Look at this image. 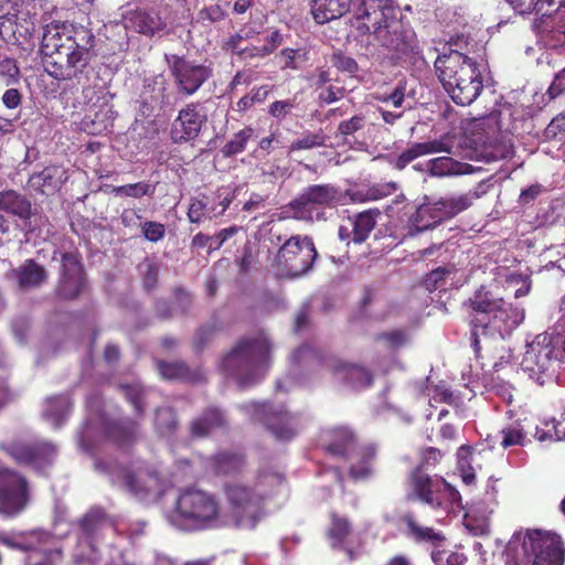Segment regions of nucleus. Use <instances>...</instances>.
Segmentation results:
<instances>
[{
    "mask_svg": "<svg viewBox=\"0 0 565 565\" xmlns=\"http://www.w3.org/2000/svg\"><path fill=\"white\" fill-rule=\"evenodd\" d=\"M227 15V11L222 4L212 3L204 6L198 11L196 21L198 23L207 26L224 21Z\"/></svg>",
    "mask_w": 565,
    "mask_h": 565,
    "instance_id": "obj_47",
    "label": "nucleus"
},
{
    "mask_svg": "<svg viewBox=\"0 0 565 565\" xmlns=\"http://www.w3.org/2000/svg\"><path fill=\"white\" fill-rule=\"evenodd\" d=\"M271 343L259 332L253 337L242 338L236 345L223 356L220 367L228 376L244 384V375L267 365L270 361Z\"/></svg>",
    "mask_w": 565,
    "mask_h": 565,
    "instance_id": "obj_6",
    "label": "nucleus"
},
{
    "mask_svg": "<svg viewBox=\"0 0 565 565\" xmlns=\"http://www.w3.org/2000/svg\"><path fill=\"white\" fill-rule=\"evenodd\" d=\"M401 522L405 525V533L408 539L417 544L428 543L434 546V550L441 546L446 541L445 535L436 531L431 526L420 525L414 512H406L401 516Z\"/></svg>",
    "mask_w": 565,
    "mask_h": 565,
    "instance_id": "obj_25",
    "label": "nucleus"
},
{
    "mask_svg": "<svg viewBox=\"0 0 565 565\" xmlns=\"http://www.w3.org/2000/svg\"><path fill=\"white\" fill-rule=\"evenodd\" d=\"M431 559L436 565H465L468 558L463 553L438 550L437 547L431 552Z\"/></svg>",
    "mask_w": 565,
    "mask_h": 565,
    "instance_id": "obj_55",
    "label": "nucleus"
},
{
    "mask_svg": "<svg viewBox=\"0 0 565 565\" xmlns=\"http://www.w3.org/2000/svg\"><path fill=\"white\" fill-rule=\"evenodd\" d=\"M125 23L127 29H132L136 32L152 36L157 32L166 29L167 23L164 19L154 10L136 9L125 15Z\"/></svg>",
    "mask_w": 565,
    "mask_h": 565,
    "instance_id": "obj_23",
    "label": "nucleus"
},
{
    "mask_svg": "<svg viewBox=\"0 0 565 565\" xmlns=\"http://www.w3.org/2000/svg\"><path fill=\"white\" fill-rule=\"evenodd\" d=\"M339 190L331 183L312 184L305 188L286 206L285 213H290L295 220L311 218L315 207H326L338 201Z\"/></svg>",
    "mask_w": 565,
    "mask_h": 565,
    "instance_id": "obj_15",
    "label": "nucleus"
},
{
    "mask_svg": "<svg viewBox=\"0 0 565 565\" xmlns=\"http://www.w3.org/2000/svg\"><path fill=\"white\" fill-rule=\"evenodd\" d=\"M440 209L437 203L419 205L408 218L406 228L409 236H415L425 231L431 230L444 222Z\"/></svg>",
    "mask_w": 565,
    "mask_h": 565,
    "instance_id": "obj_27",
    "label": "nucleus"
},
{
    "mask_svg": "<svg viewBox=\"0 0 565 565\" xmlns=\"http://www.w3.org/2000/svg\"><path fill=\"white\" fill-rule=\"evenodd\" d=\"M255 136V129L252 126H245L238 130L227 142L221 148V152L225 158L234 157L246 150L248 141Z\"/></svg>",
    "mask_w": 565,
    "mask_h": 565,
    "instance_id": "obj_42",
    "label": "nucleus"
},
{
    "mask_svg": "<svg viewBox=\"0 0 565 565\" xmlns=\"http://www.w3.org/2000/svg\"><path fill=\"white\" fill-rule=\"evenodd\" d=\"M351 532L352 527L348 518L341 516L335 512L330 514V526L328 527L327 536L332 547H341Z\"/></svg>",
    "mask_w": 565,
    "mask_h": 565,
    "instance_id": "obj_41",
    "label": "nucleus"
},
{
    "mask_svg": "<svg viewBox=\"0 0 565 565\" xmlns=\"http://www.w3.org/2000/svg\"><path fill=\"white\" fill-rule=\"evenodd\" d=\"M215 196L218 202L210 206V213H213V216H220L228 209L235 199V193L228 186H220L215 192Z\"/></svg>",
    "mask_w": 565,
    "mask_h": 565,
    "instance_id": "obj_56",
    "label": "nucleus"
},
{
    "mask_svg": "<svg viewBox=\"0 0 565 565\" xmlns=\"http://www.w3.org/2000/svg\"><path fill=\"white\" fill-rule=\"evenodd\" d=\"M95 43L88 28L60 20L46 23L41 41L45 72L71 88L87 87L89 63L97 55Z\"/></svg>",
    "mask_w": 565,
    "mask_h": 565,
    "instance_id": "obj_1",
    "label": "nucleus"
},
{
    "mask_svg": "<svg viewBox=\"0 0 565 565\" xmlns=\"http://www.w3.org/2000/svg\"><path fill=\"white\" fill-rule=\"evenodd\" d=\"M98 541L77 535L73 552V561L76 565H97L102 559Z\"/></svg>",
    "mask_w": 565,
    "mask_h": 565,
    "instance_id": "obj_37",
    "label": "nucleus"
},
{
    "mask_svg": "<svg viewBox=\"0 0 565 565\" xmlns=\"http://www.w3.org/2000/svg\"><path fill=\"white\" fill-rule=\"evenodd\" d=\"M454 273V267H437L425 276L423 285L429 292H434L436 290H445L447 285V277Z\"/></svg>",
    "mask_w": 565,
    "mask_h": 565,
    "instance_id": "obj_48",
    "label": "nucleus"
},
{
    "mask_svg": "<svg viewBox=\"0 0 565 565\" xmlns=\"http://www.w3.org/2000/svg\"><path fill=\"white\" fill-rule=\"evenodd\" d=\"M122 486L132 494H148L162 487V478L156 467L147 462L122 466L117 475Z\"/></svg>",
    "mask_w": 565,
    "mask_h": 565,
    "instance_id": "obj_16",
    "label": "nucleus"
},
{
    "mask_svg": "<svg viewBox=\"0 0 565 565\" xmlns=\"http://www.w3.org/2000/svg\"><path fill=\"white\" fill-rule=\"evenodd\" d=\"M319 254L309 235L286 238L271 258V266L286 278H299L310 273Z\"/></svg>",
    "mask_w": 565,
    "mask_h": 565,
    "instance_id": "obj_7",
    "label": "nucleus"
},
{
    "mask_svg": "<svg viewBox=\"0 0 565 565\" xmlns=\"http://www.w3.org/2000/svg\"><path fill=\"white\" fill-rule=\"evenodd\" d=\"M86 288V277L78 253H64L61 257V275L56 295L63 300L77 299Z\"/></svg>",
    "mask_w": 565,
    "mask_h": 565,
    "instance_id": "obj_17",
    "label": "nucleus"
},
{
    "mask_svg": "<svg viewBox=\"0 0 565 565\" xmlns=\"http://www.w3.org/2000/svg\"><path fill=\"white\" fill-rule=\"evenodd\" d=\"M0 210L26 222L32 216V203L23 194L7 190L0 192Z\"/></svg>",
    "mask_w": 565,
    "mask_h": 565,
    "instance_id": "obj_32",
    "label": "nucleus"
},
{
    "mask_svg": "<svg viewBox=\"0 0 565 565\" xmlns=\"http://www.w3.org/2000/svg\"><path fill=\"white\" fill-rule=\"evenodd\" d=\"M83 129L89 135H102L108 130L111 125L110 117L107 116V113L96 111L94 117L86 115L82 121Z\"/></svg>",
    "mask_w": 565,
    "mask_h": 565,
    "instance_id": "obj_49",
    "label": "nucleus"
},
{
    "mask_svg": "<svg viewBox=\"0 0 565 565\" xmlns=\"http://www.w3.org/2000/svg\"><path fill=\"white\" fill-rule=\"evenodd\" d=\"M478 198L479 194L477 192L470 191L459 195L441 198L436 201V203L440 209V213L444 220L446 221L468 210L473 204V201Z\"/></svg>",
    "mask_w": 565,
    "mask_h": 565,
    "instance_id": "obj_35",
    "label": "nucleus"
},
{
    "mask_svg": "<svg viewBox=\"0 0 565 565\" xmlns=\"http://www.w3.org/2000/svg\"><path fill=\"white\" fill-rule=\"evenodd\" d=\"M501 299L502 297L481 286L463 302L470 318V342L477 360H482L480 337L488 333L490 318L499 308Z\"/></svg>",
    "mask_w": 565,
    "mask_h": 565,
    "instance_id": "obj_12",
    "label": "nucleus"
},
{
    "mask_svg": "<svg viewBox=\"0 0 565 565\" xmlns=\"http://www.w3.org/2000/svg\"><path fill=\"white\" fill-rule=\"evenodd\" d=\"M492 317L490 318V328L500 334L511 333L524 320V310L507 302L503 298Z\"/></svg>",
    "mask_w": 565,
    "mask_h": 565,
    "instance_id": "obj_28",
    "label": "nucleus"
},
{
    "mask_svg": "<svg viewBox=\"0 0 565 565\" xmlns=\"http://www.w3.org/2000/svg\"><path fill=\"white\" fill-rule=\"evenodd\" d=\"M545 141H565V110L555 116L543 131Z\"/></svg>",
    "mask_w": 565,
    "mask_h": 565,
    "instance_id": "obj_54",
    "label": "nucleus"
},
{
    "mask_svg": "<svg viewBox=\"0 0 565 565\" xmlns=\"http://www.w3.org/2000/svg\"><path fill=\"white\" fill-rule=\"evenodd\" d=\"M76 525L79 536L99 541L102 531L111 526L113 521L104 508L94 505L76 521Z\"/></svg>",
    "mask_w": 565,
    "mask_h": 565,
    "instance_id": "obj_24",
    "label": "nucleus"
},
{
    "mask_svg": "<svg viewBox=\"0 0 565 565\" xmlns=\"http://www.w3.org/2000/svg\"><path fill=\"white\" fill-rule=\"evenodd\" d=\"M8 277L15 284L17 288L22 291L40 288L49 279L47 270L36 260L25 259L20 266L11 269Z\"/></svg>",
    "mask_w": 565,
    "mask_h": 565,
    "instance_id": "obj_20",
    "label": "nucleus"
},
{
    "mask_svg": "<svg viewBox=\"0 0 565 565\" xmlns=\"http://www.w3.org/2000/svg\"><path fill=\"white\" fill-rule=\"evenodd\" d=\"M253 418L262 424L276 440L288 443L296 438L301 429V420L298 414L289 412L285 405L271 403H255Z\"/></svg>",
    "mask_w": 565,
    "mask_h": 565,
    "instance_id": "obj_13",
    "label": "nucleus"
},
{
    "mask_svg": "<svg viewBox=\"0 0 565 565\" xmlns=\"http://www.w3.org/2000/svg\"><path fill=\"white\" fill-rule=\"evenodd\" d=\"M352 0H311L310 12L316 23L324 24L350 11Z\"/></svg>",
    "mask_w": 565,
    "mask_h": 565,
    "instance_id": "obj_30",
    "label": "nucleus"
},
{
    "mask_svg": "<svg viewBox=\"0 0 565 565\" xmlns=\"http://www.w3.org/2000/svg\"><path fill=\"white\" fill-rule=\"evenodd\" d=\"M174 296V311L181 316H188L193 303V298L183 287L175 286L172 289Z\"/></svg>",
    "mask_w": 565,
    "mask_h": 565,
    "instance_id": "obj_58",
    "label": "nucleus"
},
{
    "mask_svg": "<svg viewBox=\"0 0 565 565\" xmlns=\"http://www.w3.org/2000/svg\"><path fill=\"white\" fill-rule=\"evenodd\" d=\"M359 462L352 465L349 469V476L354 480L366 479L371 476V462L376 456V448L367 446L361 449Z\"/></svg>",
    "mask_w": 565,
    "mask_h": 565,
    "instance_id": "obj_43",
    "label": "nucleus"
},
{
    "mask_svg": "<svg viewBox=\"0 0 565 565\" xmlns=\"http://www.w3.org/2000/svg\"><path fill=\"white\" fill-rule=\"evenodd\" d=\"M245 456L237 451H218L211 457L212 471L217 476L238 473L245 466Z\"/></svg>",
    "mask_w": 565,
    "mask_h": 565,
    "instance_id": "obj_34",
    "label": "nucleus"
},
{
    "mask_svg": "<svg viewBox=\"0 0 565 565\" xmlns=\"http://www.w3.org/2000/svg\"><path fill=\"white\" fill-rule=\"evenodd\" d=\"M331 62L333 66L340 72L348 73L350 75H355L359 72L358 62L351 57L345 55L342 52H335L331 56Z\"/></svg>",
    "mask_w": 565,
    "mask_h": 565,
    "instance_id": "obj_59",
    "label": "nucleus"
},
{
    "mask_svg": "<svg viewBox=\"0 0 565 565\" xmlns=\"http://www.w3.org/2000/svg\"><path fill=\"white\" fill-rule=\"evenodd\" d=\"M436 74L443 87L459 106L471 105L483 89V79L476 60L463 52L451 50L435 61Z\"/></svg>",
    "mask_w": 565,
    "mask_h": 565,
    "instance_id": "obj_3",
    "label": "nucleus"
},
{
    "mask_svg": "<svg viewBox=\"0 0 565 565\" xmlns=\"http://www.w3.org/2000/svg\"><path fill=\"white\" fill-rule=\"evenodd\" d=\"M504 364L512 370V366L509 365V361L501 360L500 362H495L493 364V373L490 375L489 385L491 386V390H493L503 399L511 401L513 390L512 384L509 381H504L499 376H495V373L499 371V369L503 367Z\"/></svg>",
    "mask_w": 565,
    "mask_h": 565,
    "instance_id": "obj_51",
    "label": "nucleus"
},
{
    "mask_svg": "<svg viewBox=\"0 0 565 565\" xmlns=\"http://www.w3.org/2000/svg\"><path fill=\"white\" fill-rule=\"evenodd\" d=\"M139 422L129 417L109 419L104 425L105 436L119 448H130L139 437Z\"/></svg>",
    "mask_w": 565,
    "mask_h": 565,
    "instance_id": "obj_22",
    "label": "nucleus"
},
{
    "mask_svg": "<svg viewBox=\"0 0 565 565\" xmlns=\"http://www.w3.org/2000/svg\"><path fill=\"white\" fill-rule=\"evenodd\" d=\"M154 425L161 435H172L179 427L175 411L172 407H159L156 411Z\"/></svg>",
    "mask_w": 565,
    "mask_h": 565,
    "instance_id": "obj_45",
    "label": "nucleus"
},
{
    "mask_svg": "<svg viewBox=\"0 0 565 565\" xmlns=\"http://www.w3.org/2000/svg\"><path fill=\"white\" fill-rule=\"evenodd\" d=\"M294 108L295 102L292 99L275 100L269 105L268 114L278 120H282L291 114Z\"/></svg>",
    "mask_w": 565,
    "mask_h": 565,
    "instance_id": "obj_64",
    "label": "nucleus"
},
{
    "mask_svg": "<svg viewBox=\"0 0 565 565\" xmlns=\"http://www.w3.org/2000/svg\"><path fill=\"white\" fill-rule=\"evenodd\" d=\"M156 365L160 375L166 380H179L189 383L203 381L201 372L199 370H191L183 361L167 362L157 360Z\"/></svg>",
    "mask_w": 565,
    "mask_h": 565,
    "instance_id": "obj_33",
    "label": "nucleus"
},
{
    "mask_svg": "<svg viewBox=\"0 0 565 565\" xmlns=\"http://www.w3.org/2000/svg\"><path fill=\"white\" fill-rule=\"evenodd\" d=\"M358 30L369 34L395 62L415 63L419 46L415 32L406 28L394 0H360L354 10Z\"/></svg>",
    "mask_w": 565,
    "mask_h": 565,
    "instance_id": "obj_2",
    "label": "nucleus"
},
{
    "mask_svg": "<svg viewBox=\"0 0 565 565\" xmlns=\"http://www.w3.org/2000/svg\"><path fill=\"white\" fill-rule=\"evenodd\" d=\"M263 45H250L238 52L242 60L265 58L273 54L284 42L279 30H273L265 39Z\"/></svg>",
    "mask_w": 565,
    "mask_h": 565,
    "instance_id": "obj_36",
    "label": "nucleus"
},
{
    "mask_svg": "<svg viewBox=\"0 0 565 565\" xmlns=\"http://www.w3.org/2000/svg\"><path fill=\"white\" fill-rule=\"evenodd\" d=\"M218 331L217 323H206L196 329L192 348L195 352H202L215 338Z\"/></svg>",
    "mask_w": 565,
    "mask_h": 565,
    "instance_id": "obj_52",
    "label": "nucleus"
},
{
    "mask_svg": "<svg viewBox=\"0 0 565 565\" xmlns=\"http://www.w3.org/2000/svg\"><path fill=\"white\" fill-rule=\"evenodd\" d=\"M34 455L33 465L43 467L54 461L57 455V448L51 443H34Z\"/></svg>",
    "mask_w": 565,
    "mask_h": 565,
    "instance_id": "obj_53",
    "label": "nucleus"
},
{
    "mask_svg": "<svg viewBox=\"0 0 565 565\" xmlns=\"http://www.w3.org/2000/svg\"><path fill=\"white\" fill-rule=\"evenodd\" d=\"M515 543H521L523 555L531 565H564L565 544L556 533L529 529L513 535L510 546Z\"/></svg>",
    "mask_w": 565,
    "mask_h": 565,
    "instance_id": "obj_9",
    "label": "nucleus"
},
{
    "mask_svg": "<svg viewBox=\"0 0 565 565\" xmlns=\"http://www.w3.org/2000/svg\"><path fill=\"white\" fill-rule=\"evenodd\" d=\"M444 151L449 152L450 148L441 140L414 142L391 163L394 169L402 171L419 157Z\"/></svg>",
    "mask_w": 565,
    "mask_h": 565,
    "instance_id": "obj_29",
    "label": "nucleus"
},
{
    "mask_svg": "<svg viewBox=\"0 0 565 565\" xmlns=\"http://www.w3.org/2000/svg\"><path fill=\"white\" fill-rule=\"evenodd\" d=\"M428 171L434 177H449L470 173L472 168L450 157H439L428 161Z\"/></svg>",
    "mask_w": 565,
    "mask_h": 565,
    "instance_id": "obj_38",
    "label": "nucleus"
},
{
    "mask_svg": "<svg viewBox=\"0 0 565 565\" xmlns=\"http://www.w3.org/2000/svg\"><path fill=\"white\" fill-rule=\"evenodd\" d=\"M407 500L419 501L433 509H443L446 505L458 504L461 495L441 476H431L416 468L408 476Z\"/></svg>",
    "mask_w": 565,
    "mask_h": 565,
    "instance_id": "obj_10",
    "label": "nucleus"
},
{
    "mask_svg": "<svg viewBox=\"0 0 565 565\" xmlns=\"http://www.w3.org/2000/svg\"><path fill=\"white\" fill-rule=\"evenodd\" d=\"M26 501V480L11 470H0V511L15 515L23 510Z\"/></svg>",
    "mask_w": 565,
    "mask_h": 565,
    "instance_id": "obj_19",
    "label": "nucleus"
},
{
    "mask_svg": "<svg viewBox=\"0 0 565 565\" xmlns=\"http://www.w3.org/2000/svg\"><path fill=\"white\" fill-rule=\"evenodd\" d=\"M380 215L377 209H371L358 213L352 221L353 242L361 244L367 239L376 224V216Z\"/></svg>",
    "mask_w": 565,
    "mask_h": 565,
    "instance_id": "obj_39",
    "label": "nucleus"
},
{
    "mask_svg": "<svg viewBox=\"0 0 565 565\" xmlns=\"http://www.w3.org/2000/svg\"><path fill=\"white\" fill-rule=\"evenodd\" d=\"M508 2L520 14L535 13L541 15L544 19L543 23L554 29L551 9H548L545 0H508Z\"/></svg>",
    "mask_w": 565,
    "mask_h": 565,
    "instance_id": "obj_40",
    "label": "nucleus"
},
{
    "mask_svg": "<svg viewBox=\"0 0 565 565\" xmlns=\"http://www.w3.org/2000/svg\"><path fill=\"white\" fill-rule=\"evenodd\" d=\"M119 388L126 401L134 407L136 417L141 418L146 411L145 388L138 384H121Z\"/></svg>",
    "mask_w": 565,
    "mask_h": 565,
    "instance_id": "obj_44",
    "label": "nucleus"
},
{
    "mask_svg": "<svg viewBox=\"0 0 565 565\" xmlns=\"http://www.w3.org/2000/svg\"><path fill=\"white\" fill-rule=\"evenodd\" d=\"M10 454L18 462L33 465L34 444L14 445L11 447Z\"/></svg>",
    "mask_w": 565,
    "mask_h": 565,
    "instance_id": "obj_63",
    "label": "nucleus"
},
{
    "mask_svg": "<svg viewBox=\"0 0 565 565\" xmlns=\"http://www.w3.org/2000/svg\"><path fill=\"white\" fill-rule=\"evenodd\" d=\"M207 196L202 194L201 198H192L190 201V205L188 209V218L191 223L199 224L202 222L206 212L210 213V207L207 206Z\"/></svg>",
    "mask_w": 565,
    "mask_h": 565,
    "instance_id": "obj_57",
    "label": "nucleus"
},
{
    "mask_svg": "<svg viewBox=\"0 0 565 565\" xmlns=\"http://www.w3.org/2000/svg\"><path fill=\"white\" fill-rule=\"evenodd\" d=\"M172 519L180 529L191 532L216 529L221 524V504L215 494L189 487L179 493Z\"/></svg>",
    "mask_w": 565,
    "mask_h": 565,
    "instance_id": "obj_4",
    "label": "nucleus"
},
{
    "mask_svg": "<svg viewBox=\"0 0 565 565\" xmlns=\"http://www.w3.org/2000/svg\"><path fill=\"white\" fill-rule=\"evenodd\" d=\"M327 136L322 129L316 132L306 131L300 138L294 140L289 146V151L311 150L315 148L324 147Z\"/></svg>",
    "mask_w": 565,
    "mask_h": 565,
    "instance_id": "obj_46",
    "label": "nucleus"
},
{
    "mask_svg": "<svg viewBox=\"0 0 565 565\" xmlns=\"http://www.w3.org/2000/svg\"><path fill=\"white\" fill-rule=\"evenodd\" d=\"M156 190L154 185H151L148 182H137L125 185L115 186L113 192L117 196H129L135 199H140L145 195H153Z\"/></svg>",
    "mask_w": 565,
    "mask_h": 565,
    "instance_id": "obj_50",
    "label": "nucleus"
},
{
    "mask_svg": "<svg viewBox=\"0 0 565 565\" xmlns=\"http://www.w3.org/2000/svg\"><path fill=\"white\" fill-rule=\"evenodd\" d=\"M291 359L299 365L318 366L334 374L341 373L344 375L345 381L354 387H370L374 382L372 373L366 367L345 362L310 344H303L297 348Z\"/></svg>",
    "mask_w": 565,
    "mask_h": 565,
    "instance_id": "obj_8",
    "label": "nucleus"
},
{
    "mask_svg": "<svg viewBox=\"0 0 565 565\" xmlns=\"http://www.w3.org/2000/svg\"><path fill=\"white\" fill-rule=\"evenodd\" d=\"M565 360L562 352L556 353L552 339L546 334H539L527 345L523 355L522 367L539 385L552 382L555 377V364Z\"/></svg>",
    "mask_w": 565,
    "mask_h": 565,
    "instance_id": "obj_11",
    "label": "nucleus"
},
{
    "mask_svg": "<svg viewBox=\"0 0 565 565\" xmlns=\"http://www.w3.org/2000/svg\"><path fill=\"white\" fill-rule=\"evenodd\" d=\"M228 419L226 413L217 406H207L190 424L192 438L201 439L210 436L214 430H226Z\"/></svg>",
    "mask_w": 565,
    "mask_h": 565,
    "instance_id": "obj_21",
    "label": "nucleus"
},
{
    "mask_svg": "<svg viewBox=\"0 0 565 565\" xmlns=\"http://www.w3.org/2000/svg\"><path fill=\"white\" fill-rule=\"evenodd\" d=\"M66 171L60 166L45 167L30 179L31 185L43 194H52L60 190L66 181Z\"/></svg>",
    "mask_w": 565,
    "mask_h": 565,
    "instance_id": "obj_31",
    "label": "nucleus"
},
{
    "mask_svg": "<svg viewBox=\"0 0 565 565\" xmlns=\"http://www.w3.org/2000/svg\"><path fill=\"white\" fill-rule=\"evenodd\" d=\"M168 64L177 92L181 96L194 95L213 75V70L209 65L198 64L175 54L168 58Z\"/></svg>",
    "mask_w": 565,
    "mask_h": 565,
    "instance_id": "obj_14",
    "label": "nucleus"
},
{
    "mask_svg": "<svg viewBox=\"0 0 565 565\" xmlns=\"http://www.w3.org/2000/svg\"><path fill=\"white\" fill-rule=\"evenodd\" d=\"M327 445L324 449L328 454L349 459L356 450L358 443L353 431L347 427H335L327 431Z\"/></svg>",
    "mask_w": 565,
    "mask_h": 565,
    "instance_id": "obj_26",
    "label": "nucleus"
},
{
    "mask_svg": "<svg viewBox=\"0 0 565 565\" xmlns=\"http://www.w3.org/2000/svg\"><path fill=\"white\" fill-rule=\"evenodd\" d=\"M207 117L199 103H189L182 107L171 124L170 138L173 143L182 145L195 140Z\"/></svg>",
    "mask_w": 565,
    "mask_h": 565,
    "instance_id": "obj_18",
    "label": "nucleus"
},
{
    "mask_svg": "<svg viewBox=\"0 0 565 565\" xmlns=\"http://www.w3.org/2000/svg\"><path fill=\"white\" fill-rule=\"evenodd\" d=\"M266 479V476H259L254 487L242 482L224 484L223 492L236 527L253 530L259 523L264 515L265 501L269 497V493L262 489Z\"/></svg>",
    "mask_w": 565,
    "mask_h": 565,
    "instance_id": "obj_5",
    "label": "nucleus"
},
{
    "mask_svg": "<svg viewBox=\"0 0 565 565\" xmlns=\"http://www.w3.org/2000/svg\"><path fill=\"white\" fill-rule=\"evenodd\" d=\"M397 188H398V185L396 182L390 181V182L371 185L365 191H366L369 201H377V200H381L383 198H386V196L393 194L397 190Z\"/></svg>",
    "mask_w": 565,
    "mask_h": 565,
    "instance_id": "obj_61",
    "label": "nucleus"
},
{
    "mask_svg": "<svg viewBox=\"0 0 565 565\" xmlns=\"http://www.w3.org/2000/svg\"><path fill=\"white\" fill-rule=\"evenodd\" d=\"M501 446L507 449L512 446H522L525 440V433L522 428L508 427L501 430Z\"/></svg>",
    "mask_w": 565,
    "mask_h": 565,
    "instance_id": "obj_60",
    "label": "nucleus"
},
{
    "mask_svg": "<svg viewBox=\"0 0 565 565\" xmlns=\"http://www.w3.org/2000/svg\"><path fill=\"white\" fill-rule=\"evenodd\" d=\"M141 232L146 239L152 243H157L164 237L166 227L161 223L154 221H146L141 225Z\"/></svg>",
    "mask_w": 565,
    "mask_h": 565,
    "instance_id": "obj_62",
    "label": "nucleus"
}]
</instances>
